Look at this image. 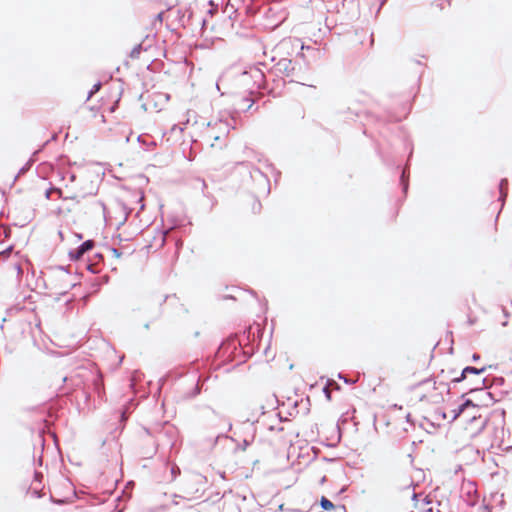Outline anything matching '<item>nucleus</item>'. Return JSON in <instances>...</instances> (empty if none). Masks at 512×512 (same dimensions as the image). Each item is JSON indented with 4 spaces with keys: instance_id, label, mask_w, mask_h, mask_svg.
Wrapping results in <instances>:
<instances>
[{
    "instance_id": "obj_9",
    "label": "nucleus",
    "mask_w": 512,
    "mask_h": 512,
    "mask_svg": "<svg viewBox=\"0 0 512 512\" xmlns=\"http://www.w3.org/2000/svg\"><path fill=\"white\" fill-rule=\"evenodd\" d=\"M255 73H256V75L254 77H260V78L263 77V74L260 71L255 70Z\"/></svg>"
},
{
    "instance_id": "obj_4",
    "label": "nucleus",
    "mask_w": 512,
    "mask_h": 512,
    "mask_svg": "<svg viewBox=\"0 0 512 512\" xmlns=\"http://www.w3.org/2000/svg\"><path fill=\"white\" fill-rule=\"evenodd\" d=\"M482 371H483V369L479 370V369H476V368H473V367H467V368H465L463 370L462 378H465L467 373L479 374Z\"/></svg>"
},
{
    "instance_id": "obj_2",
    "label": "nucleus",
    "mask_w": 512,
    "mask_h": 512,
    "mask_svg": "<svg viewBox=\"0 0 512 512\" xmlns=\"http://www.w3.org/2000/svg\"><path fill=\"white\" fill-rule=\"evenodd\" d=\"M142 49H143V48H142V44H138V45H136V46L131 50V52H130V57H131L132 59H137V58H139V56H140V54H141V52H142Z\"/></svg>"
},
{
    "instance_id": "obj_10",
    "label": "nucleus",
    "mask_w": 512,
    "mask_h": 512,
    "mask_svg": "<svg viewBox=\"0 0 512 512\" xmlns=\"http://www.w3.org/2000/svg\"><path fill=\"white\" fill-rule=\"evenodd\" d=\"M249 96H263V94H261V93L255 94L254 92H250Z\"/></svg>"
},
{
    "instance_id": "obj_8",
    "label": "nucleus",
    "mask_w": 512,
    "mask_h": 512,
    "mask_svg": "<svg viewBox=\"0 0 512 512\" xmlns=\"http://www.w3.org/2000/svg\"><path fill=\"white\" fill-rule=\"evenodd\" d=\"M164 12H160L156 15L155 21H159L160 23L163 21Z\"/></svg>"
},
{
    "instance_id": "obj_5",
    "label": "nucleus",
    "mask_w": 512,
    "mask_h": 512,
    "mask_svg": "<svg viewBox=\"0 0 512 512\" xmlns=\"http://www.w3.org/2000/svg\"><path fill=\"white\" fill-rule=\"evenodd\" d=\"M321 506L325 510H331L334 507L333 503L331 501H329L328 499H326V498H322Z\"/></svg>"
},
{
    "instance_id": "obj_7",
    "label": "nucleus",
    "mask_w": 512,
    "mask_h": 512,
    "mask_svg": "<svg viewBox=\"0 0 512 512\" xmlns=\"http://www.w3.org/2000/svg\"><path fill=\"white\" fill-rule=\"evenodd\" d=\"M84 254V252H82L80 250V248L75 251L74 253H71V257L74 258V259H79L82 255Z\"/></svg>"
},
{
    "instance_id": "obj_1",
    "label": "nucleus",
    "mask_w": 512,
    "mask_h": 512,
    "mask_svg": "<svg viewBox=\"0 0 512 512\" xmlns=\"http://www.w3.org/2000/svg\"><path fill=\"white\" fill-rule=\"evenodd\" d=\"M274 69L276 72L288 76L292 74V72L295 69V66L291 59L282 57L275 63Z\"/></svg>"
},
{
    "instance_id": "obj_3",
    "label": "nucleus",
    "mask_w": 512,
    "mask_h": 512,
    "mask_svg": "<svg viewBox=\"0 0 512 512\" xmlns=\"http://www.w3.org/2000/svg\"><path fill=\"white\" fill-rule=\"evenodd\" d=\"M102 84L101 82L95 83L92 88L87 92V96H94L96 93L99 92Z\"/></svg>"
},
{
    "instance_id": "obj_11",
    "label": "nucleus",
    "mask_w": 512,
    "mask_h": 512,
    "mask_svg": "<svg viewBox=\"0 0 512 512\" xmlns=\"http://www.w3.org/2000/svg\"><path fill=\"white\" fill-rule=\"evenodd\" d=\"M142 106H143L144 110H147V109H148V108H147V104H143Z\"/></svg>"
},
{
    "instance_id": "obj_6",
    "label": "nucleus",
    "mask_w": 512,
    "mask_h": 512,
    "mask_svg": "<svg viewBox=\"0 0 512 512\" xmlns=\"http://www.w3.org/2000/svg\"><path fill=\"white\" fill-rule=\"evenodd\" d=\"M92 247H93V242L89 240V241L84 242L81 245L80 250L85 253L88 250L92 249Z\"/></svg>"
}]
</instances>
